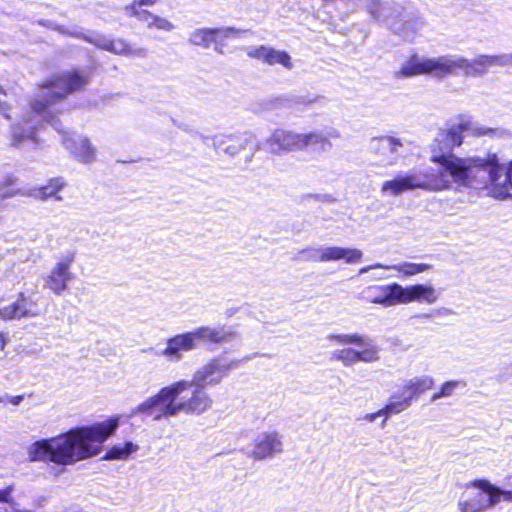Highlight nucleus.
I'll return each mask as SVG.
<instances>
[{
  "label": "nucleus",
  "instance_id": "nucleus-21",
  "mask_svg": "<svg viewBox=\"0 0 512 512\" xmlns=\"http://www.w3.org/2000/svg\"><path fill=\"white\" fill-rule=\"evenodd\" d=\"M399 304H406L414 301L433 304L437 301L439 293L432 286L415 284L403 287L398 284Z\"/></svg>",
  "mask_w": 512,
  "mask_h": 512
},
{
  "label": "nucleus",
  "instance_id": "nucleus-46",
  "mask_svg": "<svg viewBox=\"0 0 512 512\" xmlns=\"http://www.w3.org/2000/svg\"><path fill=\"white\" fill-rule=\"evenodd\" d=\"M6 342L3 335L0 333V352H2L5 348Z\"/></svg>",
  "mask_w": 512,
  "mask_h": 512
},
{
  "label": "nucleus",
  "instance_id": "nucleus-33",
  "mask_svg": "<svg viewBox=\"0 0 512 512\" xmlns=\"http://www.w3.org/2000/svg\"><path fill=\"white\" fill-rule=\"evenodd\" d=\"M332 358L341 361L347 367L358 363L357 350L352 348L336 350L332 353Z\"/></svg>",
  "mask_w": 512,
  "mask_h": 512
},
{
  "label": "nucleus",
  "instance_id": "nucleus-32",
  "mask_svg": "<svg viewBox=\"0 0 512 512\" xmlns=\"http://www.w3.org/2000/svg\"><path fill=\"white\" fill-rule=\"evenodd\" d=\"M466 382L464 380H450L446 381L442 384L440 391L434 393L431 401L434 402L443 397H450L453 395L454 391L458 388H465Z\"/></svg>",
  "mask_w": 512,
  "mask_h": 512
},
{
  "label": "nucleus",
  "instance_id": "nucleus-27",
  "mask_svg": "<svg viewBox=\"0 0 512 512\" xmlns=\"http://www.w3.org/2000/svg\"><path fill=\"white\" fill-rule=\"evenodd\" d=\"M59 32L63 34H68L70 36L76 37V38H83L89 43L94 44L96 47L109 51L110 50V43L112 42V39L99 34H94L92 36H86L81 32L77 31H70L68 29H65L64 27H57L56 28Z\"/></svg>",
  "mask_w": 512,
  "mask_h": 512
},
{
  "label": "nucleus",
  "instance_id": "nucleus-22",
  "mask_svg": "<svg viewBox=\"0 0 512 512\" xmlns=\"http://www.w3.org/2000/svg\"><path fill=\"white\" fill-rule=\"evenodd\" d=\"M247 55L268 65L279 64L287 70L293 69L291 57L286 51L276 50L272 47L262 45L257 48L249 49Z\"/></svg>",
  "mask_w": 512,
  "mask_h": 512
},
{
  "label": "nucleus",
  "instance_id": "nucleus-40",
  "mask_svg": "<svg viewBox=\"0 0 512 512\" xmlns=\"http://www.w3.org/2000/svg\"><path fill=\"white\" fill-rule=\"evenodd\" d=\"M323 135H325V137H327V140H331V139H338L340 138V132L333 128V127H326L323 131H321Z\"/></svg>",
  "mask_w": 512,
  "mask_h": 512
},
{
  "label": "nucleus",
  "instance_id": "nucleus-12",
  "mask_svg": "<svg viewBox=\"0 0 512 512\" xmlns=\"http://www.w3.org/2000/svg\"><path fill=\"white\" fill-rule=\"evenodd\" d=\"M409 142L394 136H381L373 138L370 142V151L379 157L384 166H394L407 152Z\"/></svg>",
  "mask_w": 512,
  "mask_h": 512
},
{
  "label": "nucleus",
  "instance_id": "nucleus-23",
  "mask_svg": "<svg viewBox=\"0 0 512 512\" xmlns=\"http://www.w3.org/2000/svg\"><path fill=\"white\" fill-rule=\"evenodd\" d=\"M423 21L414 16H403L401 21L391 20L388 22L390 29L405 41H413L423 27Z\"/></svg>",
  "mask_w": 512,
  "mask_h": 512
},
{
  "label": "nucleus",
  "instance_id": "nucleus-10",
  "mask_svg": "<svg viewBox=\"0 0 512 512\" xmlns=\"http://www.w3.org/2000/svg\"><path fill=\"white\" fill-rule=\"evenodd\" d=\"M362 256V251L357 248L319 246L301 250L298 254V259L309 262H330L343 260L347 264H354L358 263Z\"/></svg>",
  "mask_w": 512,
  "mask_h": 512
},
{
  "label": "nucleus",
  "instance_id": "nucleus-18",
  "mask_svg": "<svg viewBox=\"0 0 512 512\" xmlns=\"http://www.w3.org/2000/svg\"><path fill=\"white\" fill-rule=\"evenodd\" d=\"M40 314L37 301L32 295L21 292L18 299L8 307L0 309V320L35 317Z\"/></svg>",
  "mask_w": 512,
  "mask_h": 512
},
{
  "label": "nucleus",
  "instance_id": "nucleus-28",
  "mask_svg": "<svg viewBox=\"0 0 512 512\" xmlns=\"http://www.w3.org/2000/svg\"><path fill=\"white\" fill-rule=\"evenodd\" d=\"M65 186V182L62 178H54L49 183L41 187L35 194V197L40 200H48L49 198H55L57 201H61L62 197L58 195V192Z\"/></svg>",
  "mask_w": 512,
  "mask_h": 512
},
{
  "label": "nucleus",
  "instance_id": "nucleus-2",
  "mask_svg": "<svg viewBox=\"0 0 512 512\" xmlns=\"http://www.w3.org/2000/svg\"><path fill=\"white\" fill-rule=\"evenodd\" d=\"M118 425L119 419L112 418L91 426L71 429L57 437L36 441L28 448L29 461L66 466L96 456L101 452L102 443L116 431Z\"/></svg>",
  "mask_w": 512,
  "mask_h": 512
},
{
  "label": "nucleus",
  "instance_id": "nucleus-5",
  "mask_svg": "<svg viewBox=\"0 0 512 512\" xmlns=\"http://www.w3.org/2000/svg\"><path fill=\"white\" fill-rule=\"evenodd\" d=\"M512 64V54L480 55L473 60L461 56L445 55L436 58L412 56L396 73V77L432 74L438 78L456 75L459 71L467 77L483 76L495 67Z\"/></svg>",
  "mask_w": 512,
  "mask_h": 512
},
{
  "label": "nucleus",
  "instance_id": "nucleus-16",
  "mask_svg": "<svg viewBox=\"0 0 512 512\" xmlns=\"http://www.w3.org/2000/svg\"><path fill=\"white\" fill-rule=\"evenodd\" d=\"M266 146L272 154L303 150V133L276 129L266 140Z\"/></svg>",
  "mask_w": 512,
  "mask_h": 512
},
{
  "label": "nucleus",
  "instance_id": "nucleus-31",
  "mask_svg": "<svg viewBox=\"0 0 512 512\" xmlns=\"http://www.w3.org/2000/svg\"><path fill=\"white\" fill-rule=\"evenodd\" d=\"M141 6H137L136 2L125 7L124 11L127 16L136 17L139 21L145 23L148 28H153L156 15L147 10H140Z\"/></svg>",
  "mask_w": 512,
  "mask_h": 512
},
{
  "label": "nucleus",
  "instance_id": "nucleus-36",
  "mask_svg": "<svg viewBox=\"0 0 512 512\" xmlns=\"http://www.w3.org/2000/svg\"><path fill=\"white\" fill-rule=\"evenodd\" d=\"M328 338L330 340H334L340 344H355L360 345V342L362 341V336L359 334H332L329 335Z\"/></svg>",
  "mask_w": 512,
  "mask_h": 512
},
{
  "label": "nucleus",
  "instance_id": "nucleus-48",
  "mask_svg": "<svg viewBox=\"0 0 512 512\" xmlns=\"http://www.w3.org/2000/svg\"><path fill=\"white\" fill-rule=\"evenodd\" d=\"M314 100L309 99L308 101H303V103H312Z\"/></svg>",
  "mask_w": 512,
  "mask_h": 512
},
{
  "label": "nucleus",
  "instance_id": "nucleus-19",
  "mask_svg": "<svg viewBox=\"0 0 512 512\" xmlns=\"http://www.w3.org/2000/svg\"><path fill=\"white\" fill-rule=\"evenodd\" d=\"M282 451V437L276 431L263 432L255 438L251 456L255 460H264Z\"/></svg>",
  "mask_w": 512,
  "mask_h": 512
},
{
  "label": "nucleus",
  "instance_id": "nucleus-43",
  "mask_svg": "<svg viewBox=\"0 0 512 512\" xmlns=\"http://www.w3.org/2000/svg\"><path fill=\"white\" fill-rule=\"evenodd\" d=\"M370 280L372 281H380V280H384V279H387L388 276L384 273H373L369 276Z\"/></svg>",
  "mask_w": 512,
  "mask_h": 512
},
{
  "label": "nucleus",
  "instance_id": "nucleus-3",
  "mask_svg": "<svg viewBox=\"0 0 512 512\" xmlns=\"http://www.w3.org/2000/svg\"><path fill=\"white\" fill-rule=\"evenodd\" d=\"M213 400L202 386L182 379L162 387L155 395L147 398L132 410V415L161 421L180 413L200 416L211 409Z\"/></svg>",
  "mask_w": 512,
  "mask_h": 512
},
{
  "label": "nucleus",
  "instance_id": "nucleus-11",
  "mask_svg": "<svg viewBox=\"0 0 512 512\" xmlns=\"http://www.w3.org/2000/svg\"><path fill=\"white\" fill-rule=\"evenodd\" d=\"M433 384L434 379L428 375L405 380L401 387L390 396L389 402L393 406L394 412L399 414L409 408L413 400L429 390Z\"/></svg>",
  "mask_w": 512,
  "mask_h": 512
},
{
  "label": "nucleus",
  "instance_id": "nucleus-25",
  "mask_svg": "<svg viewBox=\"0 0 512 512\" xmlns=\"http://www.w3.org/2000/svg\"><path fill=\"white\" fill-rule=\"evenodd\" d=\"M313 147L319 152H328L332 148L331 141L321 131L303 133V150Z\"/></svg>",
  "mask_w": 512,
  "mask_h": 512
},
{
  "label": "nucleus",
  "instance_id": "nucleus-34",
  "mask_svg": "<svg viewBox=\"0 0 512 512\" xmlns=\"http://www.w3.org/2000/svg\"><path fill=\"white\" fill-rule=\"evenodd\" d=\"M366 9L376 21L384 19V12L391 9L390 4L382 3L379 0H368Z\"/></svg>",
  "mask_w": 512,
  "mask_h": 512
},
{
  "label": "nucleus",
  "instance_id": "nucleus-49",
  "mask_svg": "<svg viewBox=\"0 0 512 512\" xmlns=\"http://www.w3.org/2000/svg\"><path fill=\"white\" fill-rule=\"evenodd\" d=\"M510 369H511V371H512V362L510 363Z\"/></svg>",
  "mask_w": 512,
  "mask_h": 512
},
{
  "label": "nucleus",
  "instance_id": "nucleus-44",
  "mask_svg": "<svg viewBox=\"0 0 512 512\" xmlns=\"http://www.w3.org/2000/svg\"><path fill=\"white\" fill-rule=\"evenodd\" d=\"M137 6H150V5H153L155 3V0H140V1H135Z\"/></svg>",
  "mask_w": 512,
  "mask_h": 512
},
{
  "label": "nucleus",
  "instance_id": "nucleus-30",
  "mask_svg": "<svg viewBox=\"0 0 512 512\" xmlns=\"http://www.w3.org/2000/svg\"><path fill=\"white\" fill-rule=\"evenodd\" d=\"M138 450V446L130 441L114 445L104 456L106 460H125L133 452Z\"/></svg>",
  "mask_w": 512,
  "mask_h": 512
},
{
  "label": "nucleus",
  "instance_id": "nucleus-17",
  "mask_svg": "<svg viewBox=\"0 0 512 512\" xmlns=\"http://www.w3.org/2000/svg\"><path fill=\"white\" fill-rule=\"evenodd\" d=\"M357 298L383 307L399 304L398 283L368 286L358 294Z\"/></svg>",
  "mask_w": 512,
  "mask_h": 512
},
{
  "label": "nucleus",
  "instance_id": "nucleus-20",
  "mask_svg": "<svg viewBox=\"0 0 512 512\" xmlns=\"http://www.w3.org/2000/svg\"><path fill=\"white\" fill-rule=\"evenodd\" d=\"M247 32V30L236 29L233 27L200 28L191 32L189 41L193 45L209 48L210 45L216 41L217 35H222L225 38L232 36L240 37Z\"/></svg>",
  "mask_w": 512,
  "mask_h": 512
},
{
  "label": "nucleus",
  "instance_id": "nucleus-38",
  "mask_svg": "<svg viewBox=\"0 0 512 512\" xmlns=\"http://www.w3.org/2000/svg\"><path fill=\"white\" fill-rule=\"evenodd\" d=\"M153 27H155L159 30H164V31H172L175 28L174 25L170 21H168L165 18L159 17L157 15L155 17Z\"/></svg>",
  "mask_w": 512,
  "mask_h": 512
},
{
  "label": "nucleus",
  "instance_id": "nucleus-26",
  "mask_svg": "<svg viewBox=\"0 0 512 512\" xmlns=\"http://www.w3.org/2000/svg\"><path fill=\"white\" fill-rule=\"evenodd\" d=\"M110 50L114 54L128 56V57H141L147 56V49L145 48H132L126 41L122 39H112L110 43Z\"/></svg>",
  "mask_w": 512,
  "mask_h": 512
},
{
  "label": "nucleus",
  "instance_id": "nucleus-15",
  "mask_svg": "<svg viewBox=\"0 0 512 512\" xmlns=\"http://www.w3.org/2000/svg\"><path fill=\"white\" fill-rule=\"evenodd\" d=\"M248 146L252 147L253 152L260 149L256 137L249 131L237 134H222L213 137V147L231 157L238 155Z\"/></svg>",
  "mask_w": 512,
  "mask_h": 512
},
{
  "label": "nucleus",
  "instance_id": "nucleus-9",
  "mask_svg": "<svg viewBox=\"0 0 512 512\" xmlns=\"http://www.w3.org/2000/svg\"><path fill=\"white\" fill-rule=\"evenodd\" d=\"M470 485L486 493L488 499L484 501L481 493L471 498H461L457 504L460 512H485L501 501L512 503V490L502 489L486 479L474 480Z\"/></svg>",
  "mask_w": 512,
  "mask_h": 512
},
{
  "label": "nucleus",
  "instance_id": "nucleus-6",
  "mask_svg": "<svg viewBox=\"0 0 512 512\" xmlns=\"http://www.w3.org/2000/svg\"><path fill=\"white\" fill-rule=\"evenodd\" d=\"M465 187L492 186L496 198L512 197V160L505 167L496 153L465 158Z\"/></svg>",
  "mask_w": 512,
  "mask_h": 512
},
{
  "label": "nucleus",
  "instance_id": "nucleus-41",
  "mask_svg": "<svg viewBox=\"0 0 512 512\" xmlns=\"http://www.w3.org/2000/svg\"><path fill=\"white\" fill-rule=\"evenodd\" d=\"M0 95H5V92L1 86H0ZM7 110H8L7 105L0 100V113H3L6 118H9V115L6 114Z\"/></svg>",
  "mask_w": 512,
  "mask_h": 512
},
{
  "label": "nucleus",
  "instance_id": "nucleus-4",
  "mask_svg": "<svg viewBox=\"0 0 512 512\" xmlns=\"http://www.w3.org/2000/svg\"><path fill=\"white\" fill-rule=\"evenodd\" d=\"M431 160L439 167L423 170L400 172L392 180L383 182L381 192L390 196H399L404 192L422 189L438 191L452 184L465 187V158L457 156H432Z\"/></svg>",
  "mask_w": 512,
  "mask_h": 512
},
{
  "label": "nucleus",
  "instance_id": "nucleus-29",
  "mask_svg": "<svg viewBox=\"0 0 512 512\" xmlns=\"http://www.w3.org/2000/svg\"><path fill=\"white\" fill-rule=\"evenodd\" d=\"M361 350H357L358 362L371 363L379 359V348L370 339L362 337Z\"/></svg>",
  "mask_w": 512,
  "mask_h": 512
},
{
  "label": "nucleus",
  "instance_id": "nucleus-24",
  "mask_svg": "<svg viewBox=\"0 0 512 512\" xmlns=\"http://www.w3.org/2000/svg\"><path fill=\"white\" fill-rule=\"evenodd\" d=\"M430 264L426 263H410V262H403L400 264L395 265H384V264H373L369 266H365L359 269V275L366 274L370 272L371 270H377V269H385V270H395L400 273H402L405 276H412L416 275L422 272H425L429 269H431Z\"/></svg>",
  "mask_w": 512,
  "mask_h": 512
},
{
  "label": "nucleus",
  "instance_id": "nucleus-14",
  "mask_svg": "<svg viewBox=\"0 0 512 512\" xmlns=\"http://www.w3.org/2000/svg\"><path fill=\"white\" fill-rule=\"evenodd\" d=\"M233 367V362H227L222 358H213L198 368L189 380L194 385L207 386L218 385Z\"/></svg>",
  "mask_w": 512,
  "mask_h": 512
},
{
  "label": "nucleus",
  "instance_id": "nucleus-39",
  "mask_svg": "<svg viewBox=\"0 0 512 512\" xmlns=\"http://www.w3.org/2000/svg\"><path fill=\"white\" fill-rule=\"evenodd\" d=\"M13 490L14 487L12 485L7 486L5 489H0V502L9 503Z\"/></svg>",
  "mask_w": 512,
  "mask_h": 512
},
{
  "label": "nucleus",
  "instance_id": "nucleus-8",
  "mask_svg": "<svg viewBox=\"0 0 512 512\" xmlns=\"http://www.w3.org/2000/svg\"><path fill=\"white\" fill-rule=\"evenodd\" d=\"M465 133L491 138H501L506 134L505 130L500 128L483 127L469 120L461 121L449 129L441 130L438 133L433 144V151L436 152L438 150L439 154H434L433 156H454L451 154V151L462 144Z\"/></svg>",
  "mask_w": 512,
  "mask_h": 512
},
{
  "label": "nucleus",
  "instance_id": "nucleus-45",
  "mask_svg": "<svg viewBox=\"0 0 512 512\" xmlns=\"http://www.w3.org/2000/svg\"><path fill=\"white\" fill-rule=\"evenodd\" d=\"M13 195L14 193L12 192H2V190H0V201L5 198L12 197Z\"/></svg>",
  "mask_w": 512,
  "mask_h": 512
},
{
  "label": "nucleus",
  "instance_id": "nucleus-35",
  "mask_svg": "<svg viewBox=\"0 0 512 512\" xmlns=\"http://www.w3.org/2000/svg\"><path fill=\"white\" fill-rule=\"evenodd\" d=\"M396 414L397 413L394 412L393 406L391 405L390 402H388L382 409L378 410L377 412L366 414L363 419L368 422H374L378 417H384L381 423V426L384 427L387 418Z\"/></svg>",
  "mask_w": 512,
  "mask_h": 512
},
{
  "label": "nucleus",
  "instance_id": "nucleus-7",
  "mask_svg": "<svg viewBox=\"0 0 512 512\" xmlns=\"http://www.w3.org/2000/svg\"><path fill=\"white\" fill-rule=\"evenodd\" d=\"M235 332L225 326H201L193 331L177 334L166 341V347L156 353L170 363H177L183 359V353L195 350L198 343L222 344L235 338Z\"/></svg>",
  "mask_w": 512,
  "mask_h": 512
},
{
  "label": "nucleus",
  "instance_id": "nucleus-13",
  "mask_svg": "<svg viewBox=\"0 0 512 512\" xmlns=\"http://www.w3.org/2000/svg\"><path fill=\"white\" fill-rule=\"evenodd\" d=\"M75 260V253L64 255L44 277V288L49 289L55 295H61L68 287L75 275L71 272V266Z\"/></svg>",
  "mask_w": 512,
  "mask_h": 512
},
{
  "label": "nucleus",
  "instance_id": "nucleus-1",
  "mask_svg": "<svg viewBox=\"0 0 512 512\" xmlns=\"http://www.w3.org/2000/svg\"><path fill=\"white\" fill-rule=\"evenodd\" d=\"M90 82V72L86 69L65 71L54 75L41 85L40 94L31 103L20 121L11 127L13 146L25 142L36 143L35 133L43 121L49 123L56 131L63 134L62 143L70 154L79 162L90 164L96 159V148L87 137L69 134L64 131L62 123L53 116V112L63 109L65 97L83 89Z\"/></svg>",
  "mask_w": 512,
  "mask_h": 512
},
{
  "label": "nucleus",
  "instance_id": "nucleus-50",
  "mask_svg": "<svg viewBox=\"0 0 512 512\" xmlns=\"http://www.w3.org/2000/svg\"><path fill=\"white\" fill-rule=\"evenodd\" d=\"M1 402H3V398H2V397H0V403H1Z\"/></svg>",
  "mask_w": 512,
  "mask_h": 512
},
{
  "label": "nucleus",
  "instance_id": "nucleus-37",
  "mask_svg": "<svg viewBox=\"0 0 512 512\" xmlns=\"http://www.w3.org/2000/svg\"><path fill=\"white\" fill-rule=\"evenodd\" d=\"M453 311L448 308H439V309H433L429 313H422L415 315L414 318H420V319H429L435 316H448L452 315Z\"/></svg>",
  "mask_w": 512,
  "mask_h": 512
},
{
  "label": "nucleus",
  "instance_id": "nucleus-42",
  "mask_svg": "<svg viewBox=\"0 0 512 512\" xmlns=\"http://www.w3.org/2000/svg\"><path fill=\"white\" fill-rule=\"evenodd\" d=\"M7 398L9 399V402L13 405H19L23 399H24V396L23 395H17V396H7Z\"/></svg>",
  "mask_w": 512,
  "mask_h": 512
},
{
  "label": "nucleus",
  "instance_id": "nucleus-47",
  "mask_svg": "<svg viewBox=\"0 0 512 512\" xmlns=\"http://www.w3.org/2000/svg\"><path fill=\"white\" fill-rule=\"evenodd\" d=\"M53 472H54L55 476H58V475H60L61 473L64 472V469L63 468L62 469H55V468H53Z\"/></svg>",
  "mask_w": 512,
  "mask_h": 512
}]
</instances>
